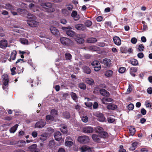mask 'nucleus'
Returning <instances> with one entry per match:
<instances>
[{
	"label": "nucleus",
	"mask_w": 152,
	"mask_h": 152,
	"mask_svg": "<svg viewBox=\"0 0 152 152\" xmlns=\"http://www.w3.org/2000/svg\"><path fill=\"white\" fill-rule=\"evenodd\" d=\"M41 5L43 8L45 9V11L48 12H52L55 11L54 9L52 8V4L50 2L42 3Z\"/></svg>",
	"instance_id": "1"
},
{
	"label": "nucleus",
	"mask_w": 152,
	"mask_h": 152,
	"mask_svg": "<svg viewBox=\"0 0 152 152\" xmlns=\"http://www.w3.org/2000/svg\"><path fill=\"white\" fill-rule=\"evenodd\" d=\"M60 41L63 45L67 46L71 45L72 43V41L71 40L65 37H61L60 39Z\"/></svg>",
	"instance_id": "2"
},
{
	"label": "nucleus",
	"mask_w": 152,
	"mask_h": 152,
	"mask_svg": "<svg viewBox=\"0 0 152 152\" xmlns=\"http://www.w3.org/2000/svg\"><path fill=\"white\" fill-rule=\"evenodd\" d=\"M5 5H0V8L6 9L7 10H15V7L13 5L9 3H6Z\"/></svg>",
	"instance_id": "3"
},
{
	"label": "nucleus",
	"mask_w": 152,
	"mask_h": 152,
	"mask_svg": "<svg viewBox=\"0 0 152 152\" xmlns=\"http://www.w3.org/2000/svg\"><path fill=\"white\" fill-rule=\"evenodd\" d=\"M77 140L80 143H86L89 142V138L88 136L84 135L79 137Z\"/></svg>",
	"instance_id": "4"
},
{
	"label": "nucleus",
	"mask_w": 152,
	"mask_h": 152,
	"mask_svg": "<svg viewBox=\"0 0 152 152\" xmlns=\"http://www.w3.org/2000/svg\"><path fill=\"white\" fill-rule=\"evenodd\" d=\"M35 20L28 19L27 20V23L31 27H36L39 25V22L36 21Z\"/></svg>",
	"instance_id": "5"
},
{
	"label": "nucleus",
	"mask_w": 152,
	"mask_h": 152,
	"mask_svg": "<svg viewBox=\"0 0 152 152\" xmlns=\"http://www.w3.org/2000/svg\"><path fill=\"white\" fill-rule=\"evenodd\" d=\"M46 122L44 120L41 119L37 121L35 125V128H41L43 127L46 125Z\"/></svg>",
	"instance_id": "6"
},
{
	"label": "nucleus",
	"mask_w": 152,
	"mask_h": 152,
	"mask_svg": "<svg viewBox=\"0 0 152 152\" xmlns=\"http://www.w3.org/2000/svg\"><path fill=\"white\" fill-rule=\"evenodd\" d=\"M2 78L3 79V88L4 90H6V86L8 84V75L7 74L4 75L2 76Z\"/></svg>",
	"instance_id": "7"
},
{
	"label": "nucleus",
	"mask_w": 152,
	"mask_h": 152,
	"mask_svg": "<svg viewBox=\"0 0 152 152\" xmlns=\"http://www.w3.org/2000/svg\"><path fill=\"white\" fill-rule=\"evenodd\" d=\"M50 30L52 34L56 36H58L60 35V32L58 29L54 27H51Z\"/></svg>",
	"instance_id": "8"
},
{
	"label": "nucleus",
	"mask_w": 152,
	"mask_h": 152,
	"mask_svg": "<svg viewBox=\"0 0 152 152\" xmlns=\"http://www.w3.org/2000/svg\"><path fill=\"white\" fill-rule=\"evenodd\" d=\"M83 130L84 133H91L93 132L94 129L91 126H86L83 128Z\"/></svg>",
	"instance_id": "9"
},
{
	"label": "nucleus",
	"mask_w": 152,
	"mask_h": 152,
	"mask_svg": "<svg viewBox=\"0 0 152 152\" xmlns=\"http://www.w3.org/2000/svg\"><path fill=\"white\" fill-rule=\"evenodd\" d=\"M54 137L56 141H59L62 138V135L59 131H57L54 133Z\"/></svg>",
	"instance_id": "10"
},
{
	"label": "nucleus",
	"mask_w": 152,
	"mask_h": 152,
	"mask_svg": "<svg viewBox=\"0 0 152 152\" xmlns=\"http://www.w3.org/2000/svg\"><path fill=\"white\" fill-rule=\"evenodd\" d=\"M100 62L104 64L106 66H109L111 64V61L110 59L108 58H104Z\"/></svg>",
	"instance_id": "11"
},
{
	"label": "nucleus",
	"mask_w": 152,
	"mask_h": 152,
	"mask_svg": "<svg viewBox=\"0 0 152 152\" xmlns=\"http://www.w3.org/2000/svg\"><path fill=\"white\" fill-rule=\"evenodd\" d=\"M31 152H39L37 148L36 144H33L28 148Z\"/></svg>",
	"instance_id": "12"
},
{
	"label": "nucleus",
	"mask_w": 152,
	"mask_h": 152,
	"mask_svg": "<svg viewBox=\"0 0 152 152\" xmlns=\"http://www.w3.org/2000/svg\"><path fill=\"white\" fill-rule=\"evenodd\" d=\"M100 93L103 96L106 97H109L110 96V93L105 89L102 88L100 90Z\"/></svg>",
	"instance_id": "13"
},
{
	"label": "nucleus",
	"mask_w": 152,
	"mask_h": 152,
	"mask_svg": "<svg viewBox=\"0 0 152 152\" xmlns=\"http://www.w3.org/2000/svg\"><path fill=\"white\" fill-rule=\"evenodd\" d=\"M81 152H92L91 148L86 145H83L80 148Z\"/></svg>",
	"instance_id": "14"
},
{
	"label": "nucleus",
	"mask_w": 152,
	"mask_h": 152,
	"mask_svg": "<svg viewBox=\"0 0 152 152\" xmlns=\"http://www.w3.org/2000/svg\"><path fill=\"white\" fill-rule=\"evenodd\" d=\"M113 40L114 43L117 45H120L121 44V41L120 39L117 36L113 37Z\"/></svg>",
	"instance_id": "15"
},
{
	"label": "nucleus",
	"mask_w": 152,
	"mask_h": 152,
	"mask_svg": "<svg viewBox=\"0 0 152 152\" xmlns=\"http://www.w3.org/2000/svg\"><path fill=\"white\" fill-rule=\"evenodd\" d=\"M7 45V41L6 40H1L0 41V47L2 48H4Z\"/></svg>",
	"instance_id": "16"
},
{
	"label": "nucleus",
	"mask_w": 152,
	"mask_h": 152,
	"mask_svg": "<svg viewBox=\"0 0 152 152\" xmlns=\"http://www.w3.org/2000/svg\"><path fill=\"white\" fill-rule=\"evenodd\" d=\"M107 108L109 110H114L116 109L117 108V105L110 103L107 107Z\"/></svg>",
	"instance_id": "17"
},
{
	"label": "nucleus",
	"mask_w": 152,
	"mask_h": 152,
	"mask_svg": "<svg viewBox=\"0 0 152 152\" xmlns=\"http://www.w3.org/2000/svg\"><path fill=\"white\" fill-rule=\"evenodd\" d=\"M83 72L86 74H89L91 73V70L90 68L86 66H84L82 67Z\"/></svg>",
	"instance_id": "18"
},
{
	"label": "nucleus",
	"mask_w": 152,
	"mask_h": 152,
	"mask_svg": "<svg viewBox=\"0 0 152 152\" xmlns=\"http://www.w3.org/2000/svg\"><path fill=\"white\" fill-rule=\"evenodd\" d=\"M16 51L15 50H13L11 53L10 56V58L8 59V60L10 61H11V59L14 60L15 59L16 56Z\"/></svg>",
	"instance_id": "19"
},
{
	"label": "nucleus",
	"mask_w": 152,
	"mask_h": 152,
	"mask_svg": "<svg viewBox=\"0 0 152 152\" xmlns=\"http://www.w3.org/2000/svg\"><path fill=\"white\" fill-rule=\"evenodd\" d=\"M75 28L78 30L84 31L85 29V27L82 24H77L75 26Z\"/></svg>",
	"instance_id": "20"
},
{
	"label": "nucleus",
	"mask_w": 152,
	"mask_h": 152,
	"mask_svg": "<svg viewBox=\"0 0 152 152\" xmlns=\"http://www.w3.org/2000/svg\"><path fill=\"white\" fill-rule=\"evenodd\" d=\"M137 69L136 67H133L130 68V74L133 76L134 77L135 75V74L137 72Z\"/></svg>",
	"instance_id": "21"
},
{
	"label": "nucleus",
	"mask_w": 152,
	"mask_h": 152,
	"mask_svg": "<svg viewBox=\"0 0 152 152\" xmlns=\"http://www.w3.org/2000/svg\"><path fill=\"white\" fill-rule=\"evenodd\" d=\"M70 95L73 100L75 102H77L78 101V97L77 94L75 93L72 92L70 93Z\"/></svg>",
	"instance_id": "22"
},
{
	"label": "nucleus",
	"mask_w": 152,
	"mask_h": 152,
	"mask_svg": "<svg viewBox=\"0 0 152 152\" xmlns=\"http://www.w3.org/2000/svg\"><path fill=\"white\" fill-rule=\"evenodd\" d=\"M54 120V118L53 116L51 115H47L46 117V120L47 122H50L53 121Z\"/></svg>",
	"instance_id": "23"
},
{
	"label": "nucleus",
	"mask_w": 152,
	"mask_h": 152,
	"mask_svg": "<svg viewBox=\"0 0 152 152\" xmlns=\"http://www.w3.org/2000/svg\"><path fill=\"white\" fill-rule=\"evenodd\" d=\"M97 41V39L94 37H91L88 38L87 39V42L88 43H94Z\"/></svg>",
	"instance_id": "24"
},
{
	"label": "nucleus",
	"mask_w": 152,
	"mask_h": 152,
	"mask_svg": "<svg viewBox=\"0 0 152 152\" xmlns=\"http://www.w3.org/2000/svg\"><path fill=\"white\" fill-rule=\"evenodd\" d=\"M18 126V124H16L14 126L12 127L10 130V132L11 133H14L16 131Z\"/></svg>",
	"instance_id": "25"
},
{
	"label": "nucleus",
	"mask_w": 152,
	"mask_h": 152,
	"mask_svg": "<svg viewBox=\"0 0 152 152\" xmlns=\"http://www.w3.org/2000/svg\"><path fill=\"white\" fill-rule=\"evenodd\" d=\"M92 137L93 140L95 142H99L100 141V139L99 137L96 134H93L92 136Z\"/></svg>",
	"instance_id": "26"
},
{
	"label": "nucleus",
	"mask_w": 152,
	"mask_h": 152,
	"mask_svg": "<svg viewBox=\"0 0 152 152\" xmlns=\"http://www.w3.org/2000/svg\"><path fill=\"white\" fill-rule=\"evenodd\" d=\"M65 56L66 60L71 61L72 58V56L69 53H66L65 54Z\"/></svg>",
	"instance_id": "27"
},
{
	"label": "nucleus",
	"mask_w": 152,
	"mask_h": 152,
	"mask_svg": "<svg viewBox=\"0 0 152 152\" xmlns=\"http://www.w3.org/2000/svg\"><path fill=\"white\" fill-rule=\"evenodd\" d=\"M138 142H134L132 144V146L130 148V149L131 150L134 151L137 148V146L138 145Z\"/></svg>",
	"instance_id": "28"
},
{
	"label": "nucleus",
	"mask_w": 152,
	"mask_h": 152,
	"mask_svg": "<svg viewBox=\"0 0 152 152\" xmlns=\"http://www.w3.org/2000/svg\"><path fill=\"white\" fill-rule=\"evenodd\" d=\"M113 74V72L111 70H108L105 72V76L108 77H111Z\"/></svg>",
	"instance_id": "29"
},
{
	"label": "nucleus",
	"mask_w": 152,
	"mask_h": 152,
	"mask_svg": "<svg viewBox=\"0 0 152 152\" xmlns=\"http://www.w3.org/2000/svg\"><path fill=\"white\" fill-rule=\"evenodd\" d=\"M130 63L133 66H137L138 64V61L135 59L133 58L130 61Z\"/></svg>",
	"instance_id": "30"
},
{
	"label": "nucleus",
	"mask_w": 152,
	"mask_h": 152,
	"mask_svg": "<svg viewBox=\"0 0 152 152\" xmlns=\"http://www.w3.org/2000/svg\"><path fill=\"white\" fill-rule=\"evenodd\" d=\"M136 130L134 127L131 126L129 129V132L130 135L133 136L135 133Z\"/></svg>",
	"instance_id": "31"
},
{
	"label": "nucleus",
	"mask_w": 152,
	"mask_h": 152,
	"mask_svg": "<svg viewBox=\"0 0 152 152\" xmlns=\"http://www.w3.org/2000/svg\"><path fill=\"white\" fill-rule=\"evenodd\" d=\"M75 32L71 30H68L66 31V34L68 36L73 37L75 35Z\"/></svg>",
	"instance_id": "32"
},
{
	"label": "nucleus",
	"mask_w": 152,
	"mask_h": 152,
	"mask_svg": "<svg viewBox=\"0 0 152 152\" xmlns=\"http://www.w3.org/2000/svg\"><path fill=\"white\" fill-rule=\"evenodd\" d=\"M99 136L101 137L105 138L108 136L107 132L103 131L99 134Z\"/></svg>",
	"instance_id": "33"
},
{
	"label": "nucleus",
	"mask_w": 152,
	"mask_h": 152,
	"mask_svg": "<svg viewBox=\"0 0 152 152\" xmlns=\"http://www.w3.org/2000/svg\"><path fill=\"white\" fill-rule=\"evenodd\" d=\"M95 130L96 132H98L99 134L104 131V129L101 127L97 126L96 127Z\"/></svg>",
	"instance_id": "34"
},
{
	"label": "nucleus",
	"mask_w": 152,
	"mask_h": 152,
	"mask_svg": "<svg viewBox=\"0 0 152 152\" xmlns=\"http://www.w3.org/2000/svg\"><path fill=\"white\" fill-rule=\"evenodd\" d=\"M50 114L51 115L53 116L54 118L58 115L57 111L55 109H52L50 111Z\"/></svg>",
	"instance_id": "35"
},
{
	"label": "nucleus",
	"mask_w": 152,
	"mask_h": 152,
	"mask_svg": "<svg viewBox=\"0 0 152 152\" xmlns=\"http://www.w3.org/2000/svg\"><path fill=\"white\" fill-rule=\"evenodd\" d=\"M27 17L29 19H33V20H36L37 17L34 15L31 14V13H28L27 14Z\"/></svg>",
	"instance_id": "36"
},
{
	"label": "nucleus",
	"mask_w": 152,
	"mask_h": 152,
	"mask_svg": "<svg viewBox=\"0 0 152 152\" xmlns=\"http://www.w3.org/2000/svg\"><path fill=\"white\" fill-rule=\"evenodd\" d=\"M17 12L19 13L20 14L23 15L26 13V11L25 10L21 8L17 9Z\"/></svg>",
	"instance_id": "37"
},
{
	"label": "nucleus",
	"mask_w": 152,
	"mask_h": 152,
	"mask_svg": "<svg viewBox=\"0 0 152 152\" xmlns=\"http://www.w3.org/2000/svg\"><path fill=\"white\" fill-rule=\"evenodd\" d=\"M47 137V134L46 133H44L41 135L40 139L42 141H44L46 140Z\"/></svg>",
	"instance_id": "38"
},
{
	"label": "nucleus",
	"mask_w": 152,
	"mask_h": 152,
	"mask_svg": "<svg viewBox=\"0 0 152 152\" xmlns=\"http://www.w3.org/2000/svg\"><path fill=\"white\" fill-rule=\"evenodd\" d=\"M76 41L79 44H82L84 41V39L80 37H77L76 39Z\"/></svg>",
	"instance_id": "39"
},
{
	"label": "nucleus",
	"mask_w": 152,
	"mask_h": 152,
	"mask_svg": "<svg viewBox=\"0 0 152 152\" xmlns=\"http://www.w3.org/2000/svg\"><path fill=\"white\" fill-rule=\"evenodd\" d=\"M122 53H127V48L125 47H121L120 49Z\"/></svg>",
	"instance_id": "40"
},
{
	"label": "nucleus",
	"mask_w": 152,
	"mask_h": 152,
	"mask_svg": "<svg viewBox=\"0 0 152 152\" xmlns=\"http://www.w3.org/2000/svg\"><path fill=\"white\" fill-rule=\"evenodd\" d=\"M86 82L89 84L92 85L94 82L93 80L91 78H87L86 79Z\"/></svg>",
	"instance_id": "41"
},
{
	"label": "nucleus",
	"mask_w": 152,
	"mask_h": 152,
	"mask_svg": "<svg viewBox=\"0 0 152 152\" xmlns=\"http://www.w3.org/2000/svg\"><path fill=\"white\" fill-rule=\"evenodd\" d=\"M78 87L81 89H85L86 88V85L83 83H80L78 84Z\"/></svg>",
	"instance_id": "42"
},
{
	"label": "nucleus",
	"mask_w": 152,
	"mask_h": 152,
	"mask_svg": "<svg viewBox=\"0 0 152 152\" xmlns=\"http://www.w3.org/2000/svg\"><path fill=\"white\" fill-rule=\"evenodd\" d=\"M20 42L21 43L23 44H28V40L24 38H21L20 39Z\"/></svg>",
	"instance_id": "43"
},
{
	"label": "nucleus",
	"mask_w": 152,
	"mask_h": 152,
	"mask_svg": "<svg viewBox=\"0 0 152 152\" xmlns=\"http://www.w3.org/2000/svg\"><path fill=\"white\" fill-rule=\"evenodd\" d=\"M55 145V143L53 140H50L49 141L48 146L50 148H52Z\"/></svg>",
	"instance_id": "44"
},
{
	"label": "nucleus",
	"mask_w": 152,
	"mask_h": 152,
	"mask_svg": "<svg viewBox=\"0 0 152 152\" xmlns=\"http://www.w3.org/2000/svg\"><path fill=\"white\" fill-rule=\"evenodd\" d=\"M91 64L94 67L100 65L99 62L97 61H93L91 63Z\"/></svg>",
	"instance_id": "45"
},
{
	"label": "nucleus",
	"mask_w": 152,
	"mask_h": 152,
	"mask_svg": "<svg viewBox=\"0 0 152 152\" xmlns=\"http://www.w3.org/2000/svg\"><path fill=\"white\" fill-rule=\"evenodd\" d=\"M63 116L66 118H69L70 117L69 113L68 112H64L63 113Z\"/></svg>",
	"instance_id": "46"
},
{
	"label": "nucleus",
	"mask_w": 152,
	"mask_h": 152,
	"mask_svg": "<svg viewBox=\"0 0 152 152\" xmlns=\"http://www.w3.org/2000/svg\"><path fill=\"white\" fill-rule=\"evenodd\" d=\"M94 115L97 117L98 118H100L102 116L103 114L99 112H96L94 113Z\"/></svg>",
	"instance_id": "47"
},
{
	"label": "nucleus",
	"mask_w": 152,
	"mask_h": 152,
	"mask_svg": "<svg viewBox=\"0 0 152 152\" xmlns=\"http://www.w3.org/2000/svg\"><path fill=\"white\" fill-rule=\"evenodd\" d=\"M89 49L91 50L96 51L98 50L99 48L95 46H91L89 47Z\"/></svg>",
	"instance_id": "48"
},
{
	"label": "nucleus",
	"mask_w": 152,
	"mask_h": 152,
	"mask_svg": "<svg viewBox=\"0 0 152 152\" xmlns=\"http://www.w3.org/2000/svg\"><path fill=\"white\" fill-rule=\"evenodd\" d=\"M92 23L91 21L89 20H86L85 23V25L88 27H89L91 26L92 25Z\"/></svg>",
	"instance_id": "49"
},
{
	"label": "nucleus",
	"mask_w": 152,
	"mask_h": 152,
	"mask_svg": "<svg viewBox=\"0 0 152 152\" xmlns=\"http://www.w3.org/2000/svg\"><path fill=\"white\" fill-rule=\"evenodd\" d=\"M72 142L71 141H65V145L66 146H70L72 145Z\"/></svg>",
	"instance_id": "50"
},
{
	"label": "nucleus",
	"mask_w": 152,
	"mask_h": 152,
	"mask_svg": "<svg viewBox=\"0 0 152 152\" xmlns=\"http://www.w3.org/2000/svg\"><path fill=\"white\" fill-rule=\"evenodd\" d=\"M144 48V46L142 44H140L138 46V50L139 51L141 52L144 50L143 49Z\"/></svg>",
	"instance_id": "51"
},
{
	"label": "nucleus",
	"mask_w": 152,
	"mask_h": 152,
	"mask_svg": "<svg viewBox=\"0 0 152 152\" xmlns=\"http://www.w3.org/2000/svg\"><path fill=\"white\" fill-rule=\"evenodd\" d=\"M97 119L99 121L103 122L105 121L106 118L103 115L100 118H98Z\"/></svg>",
	"instance_id": "52"
},
{
	"label": "nucleus",
	"mask_w": 152,
	"mask_h": 152,
	"mask_svg": "<svg viewBox=\"0 0 152 152\" xmlns=\"http://www.w3.org/2000/svg\"><path fill=\"white\" fill-rule=\"evenodd\" d=\"M18 144H19L20 143L22 144V145H19L18 146L20 147H21L23 146V145H24L26 144V142L24 140H20L17 141Z\"/></svg>",
	"instance_id": "53"
},
{
	"label": "nucleus",
	"mask_w": 152,
	"mask_h": 152,
	"mask_svg": "<svg viewBox=\"0 0 152 152\" xmlns=\"http://www.w3.org/2000/svg\"><path fill=\"white\" fill-rule=\"evenodd\" d=\"M125 70L126 68L125 67H122L120 68L118 70V72L120 73H123L125 72Z\"/></svg>",
	"instance_id": "54"
},
{
	"label": "nucleus",
	"mask_w": 152,
	"mask_h": 152,
	"mask_svg": "<svg viewBox=\"0 0 152 152\" xmlns=\"http://www.w3.org/2000/svg\"><path fill=\"white\" fill-rule=\"evenodd\" d=\"M115 119L111 117H109L107 118L108 121L109 123H112L114 121Z\"/></svg>",
	"instance_id": "55"
},
{
	"label": "nucleus",
	"mask_w": 152,
	"mask_h": 152,
	"mask_svg": "<svg viewBox=\"0 0 152 152\" xmlns=\"http://www.w3.org/2000/svg\"><path fill=\"white\" fill-rule=\"evenodd\" d=\"M128 109L129 110H132L134 108V105L133 104H130L128 106Z\"/></svg>",
	"instance_id": "56"
},
{
	"label": "nucleus",
	"mask_w": 152,
	"mask_h": 152,
	"mask_svg": "<svg viewBox=\"0 0 152 152\" xmlns=\"http://www.w3.org/2000/svg\"><path fill=\"white\" fill-rule=\"evenodd\" d=\"M94 70L96 71H99L101 69V66L100 65H99L95 66L94 67Z\"/></svg>",
	"instance_id": "57"
},
{
	"label": "nucleus",
	"mask_w": 152,
	"mask_h": 152,
	"mask_svg": "<svg viewBox=\"0 0 152 152\" xmlns=\"http://www.w3.org/2000/svg\"><path fill=\"white\" fill-rule=\"evenodd\" d=\"M119 152H126V150L123 148V146L121 145L120 146V150Z\"/></svg>",
	"instance_id": "58"
},
{
	"label": "nucleus",
	"mask_w": 152,
	"mask_h": 152,
	"mask_svg": "<svg viewBox=\"0 0 152 152\" xmlns=\"http://www.w3.org/2000/svg\"><path fill=\"white\" fill-rule=\"evenodd\" d=\"M62 13L65 15H67L68 14V12L66 9H63L62 11Z\"/></svg>",
	"instance_id": "59"
},
{
	"label": "nucleus",
	"mask_w": 152,
	"mask_h": 152,
	"mask_svg": "<svg viewBox=\"0 0 152 152\" xmlns=\"http://www.w3.org/2000/svg\"><path fill=\"white\" fill-rule=\"evenodd\" d=\"M85 104L86 106L89 108L91 107L92 105V104L91 102H87L85 103Z\"/></svg>",
	"instance_id": "60"
},
{
	"label": "nucleus",
	"mask_w": 152,
	"mask_h": 152,
	"mask_svg": "<svg viewBox=\"0 0 152 152\" xmlns=\"http://www.w3.org/2000/svg\"><path fill=\"white\" fill-rule=\"evenodd\" d=\"M131 42L133 44H135L137 42V39L135 37H133L131 39Z\"/></svg>",
	"instance_id": "61"
},
{
	"label": "nucleus",
	"mask_w": 152,
	"mask_h": 152,
	"mask_svg": "<svg viewBox=\"0 0 152 152\" xmlns=\"http://www.w3.org/2000/svg\"><path fill=\"white\" fill-rule=\"evenodd\" d=\"M101 101L103 104H107V98L104 97L102 99H101Z\"/></svg>",
	"instance_id": "62"
},
{
	"label": "nucleus",
	"mask_w": 152,
	"mask_h": 152,
	"mask_svg": "<svg viewBox=\"0 0 152 152\" xmlns=\"http://www.w3.org/2000/svg\"><path fill=\"white\" fill-rule=\"evenodd\" d=\"M15 69L16 67H13L11 69V74L12 75H14L15 74Z\"/></svg>",
	"instance_id": "63"
},
{
	"label": "nucleus",
	"mask_w": 152,
	"mask_h": 152,
	"mask_svg": "<svg viewBox=\"0 0 152 152\" xmlns=\"http://www.w3.org/2000/svg\"><path fill=\"white\" fill-rule=\"evenodd\" d=\"M147 92L149 94H152V88L149 87L148 88L147 90Z\"/></svg>",
	"instance_id": "64"
}]
</instances>
